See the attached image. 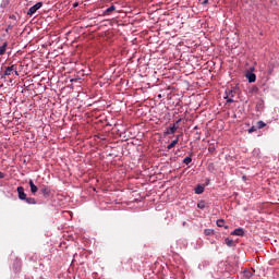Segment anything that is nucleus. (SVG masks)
I'll return each instance as SVG.
<instances>
[{"label":"nucleus","instance_id":"4468645a","mask_svg":"<svg viewBox=\"0 0 279 279\" xmlns=\"http://www.w3.org/2000/svg\"><path fill=\"white\" fill-rule=\"evenodd\" d=\"M204 234H205V236H213V234H215V230H213V229H205L204 230Z\"/></svg>","mask_w":279,"mask_h":279},{"label":"nucleus","instance_id":"f257e3e1","mask_svg":"<svg viewBox=\"0 0 279 279\" xmlns=\"http://www.w3.org/2000/svg\"><path fill=\"white\" fill-rule=\"evenodd\" d=\"M41 8H43V2H37L36 4L29 8L27 15L34 16V14H36V12H38V10H40Z\"/></svg>","mask_w":279,"mask_h":279},{"label":"nucleus","instance_id":"9b49d317","mask_svg":"<svg viewBox=\"0 0 279 279\" xmlns=\"http://www.w3.org/2000/svg\"><path fill=\"white\" fill-rule=\"evenodd\" d=\"M5 49H8V41L3 43V45L0 46V56L5 54Z\"/></svg>","mask_w":279,"mask_h":279},{"label":"nucleus","instance_id":"6ab92c4d","mask_svg":"<svg viewBox=\"0 0 279 279\" xmlns=\"http://www.w3.org/2000/svg\"><path fill=\"white\" fill-rule=\"evenodd\" d=\"M190 162H193V158H191V157H185V158L183 159V163H184V165H189Z\"/></svg>","mask_w":279,"mask_h":279},{"label":"nucleus","instance_id":"dca6fc26","mask_svg":"<svg viewBox=\"0 0 279 279\" xmlns=\"http://www.w3.org/2000/svg\"><path fill=\"white\" fill-rule=\"evenodd\" d=\"M24 201L26 202V204H32V205L36 204V198L34 197H26Z\"/></svg>","mask_w":279,"mask_h":279},{"label":"nucleus","instance_id":"9d476101","mask_svg":"<svg viewBox=\"0 0 279 279\" xmlns=\"http://www.w3.org/2000/svg\"><path fill=\"white\" fill-rule=\"evenodd\" d=\"M216 223H217L218 228H225L226 230H228V226H226V220L219 219V220H217Z\"/></svg>","mask_w":279,"mask_h":279},{"label":"nucleus","instance_id":"ddd939ff","mask_svg":"<svg viewBox=\"0 0 279 279\" xmlns=\"http://www.w3.org/2000/svg\"><path fill=\"white\" fill-rule=\"evenodd\" d=\"M178 145V138L173 140L168 146L167 149H173Z\"/></svg>","mask_w":279,"mask_h":279},{"label":"nucleus","instance_id":"39448f33","mask_svg":"<svg viewBox=\"0 0 279 279\" xmlns=\"http://www.w3.org/2000/svg\"><path fill=\"white\" fill-rule=\"evenodd\" d=\"M178 131V126L175 124L170 125L167 131L165 132L166 135L169 134H175V132Z\"/></svg>","mask_w":279,"mask_h":279},{"label":"nucleus","instance_id":"aec40b11","mask_svg":"<svg viewBox=\"0 0 279 279\" xmlns=\"http://www.w3.org/2000/svg\"><path fill=\"white\" fill-rule=\"evenodd\" d=\"M228 97H230V98L234 97V92L229 90V92L227 93V96L225 97V99H228Z\"/></svg>","mask_w":279,"mask_h":279},{"label":"nucleus","instance_id":"6e6552de","mask_svg":"<svg viewBox=\"0 0 279 279\" xmlns=\"http://www.w3.org/2000/svg\"><path fill=\"white\" fill-rule=\"evenodd\" d=\"M114 10H117V7L111 5V7H109L108 9L105 10L104 15L105 16H110V14H112V12H114Z\"/></svg>","mask_w":279,"mask_h":279},{"label":"nucleus","instance_id":"393cba45","mask_svg":"<svg viewBox=\"0 0 279 279\" xmlns=\"http://www.w3.org/2000/svg\"><path fill=\"white\" fill-rule=\"evenodd\" d=\"M175 138H178V143H180V135H177V137Z\"/></svg>","mask_w":279,"mask_h":279},{"label":"nucleus","instance_id":"cd10ccee","mask_svg":"<svg viewBox=\"0 0 279 279\" xmlns=\"http://www.w3.org/2000/svg\"><path fill=\"white\" fill-rule=\"evenodd\" d=\"M203 3H208V0H204V2Z\"/></svg>","mask_w":279,"mask_h":279},{"label":"nucleus","instance_id":"a211bd4d","mask_svg":"<svg viewBox=\"0 0 279 279\" xmlns=\"http://www.w3.org/2000/svg\"><path fill=\"white\" fill-rule=\"evenodd\" d=\"M266 123L265 122H263V121H258L257 122V128H258V130H263V128H266Z\"/></svg>","mask_w":279,"mask_h":279},{"label":"nucleus","instance_id":"bb28decb","mask_svg":"<svg viewBox=\"0 0 279 279\" xmlns=\"http://www.w3.org/2000/svg\"><path fill=\"white\" fill-rule=\"evenodd\" d=\"M180 121H182V119H179V120L177 121V124L180 123Z\"/></svg>","mask_w":279,"mask_h":279},{"label":"nucleus","instance_id":"a878e982","mask_svg":"<svg viewBox=\"0 0 279 279\" xmlns=\"http://www.w3.org/2000/svg\"><path fill=\"white\" fill-rule=\"evenodd\" d=\"M73 8H77V3H74V4H73Z\"/></svg>","mask_w":279,"mask_h":279},{"label":"nucleus","instance_id":"20e7f679","mask_svg":"<svg viewBox=\"0 0 279 279\" xmlns=\"http://www.w3.org/2000/svg\"><path fill=\"white\" fill-rule=\"evenodd\" d=\"M39 193L41 195H44L45 197H49V195H51V190L48 187V186H43L40 190H39Z\"/></svg>","mask_w":279,"mask_h":279},{"label":"nucleus","instance_id":"7ed1b4c3","mask_svg":"<svg viewBox=\"0 0 279 279\" xmlns=\"http://www.w3.org/2000/svg\"><path fill=\"white\" fill-rule=\"evenodd\" d=\"M12 71H14L15 75H19V71H16V65L7 66L4 71V75H12Z\"/></svg>","mask_w":279,"mask_h":279},{"label":"nucleus","instance_id":"0eeeda50","mask_svg":"<svg viewBox=\"0 0 279 279\" xmlns=\"http://www.w3.org/2000/svg\"><path fill=\"white\" fill-rule=\"evenodd\" d=\"M28 184L31 186V193H33V195H35V193H38V186H36V184H34L33 180H29Z\"/></svg>","mask_w":279,"mask_h":279},{"label":"nucleus","instance_id":"5701e85b","mask_svg":"<svg viewBox=\"0 0 279 279\" xmlns=\"http://www.w3.org/2000/svg\"><path fill=\"white\" fill-rule=\"evenodd\" d=\"M271 73H274V66H270V68L268 69V75H271Z\"/></svg>","mask_w":279,"mask_h":279},{"label":"nucleus","instance_id":"b1692460","mask_svg":"<svg viewBox=\"0 0 279 279\" xmlns=\"http://www.w3.org/2000/svg\"><path fill=\"white\" fill-rule=\"evenodd\" d=\"M5 178V174L3 172H0V180H3Z\"/></svg>","mask_w":279,"mask_h":279},{"label":"nucleus","instance_id":"f3484780","mask_svg":"<svg viewBox=\"0 0 279 279\" xmlns=\"http://www.w3.org/2000/svg\"><path fill=\"white\" fill-rule=\"evenodd\" d=\"M197 208H199L201 210H204V208H206V203L204 201H201L198 204H197Z\"/></svg>","mask_w":279,"mask_h":279},{"label":"nucleus","instance_id":"423d86ee","mask_svg":"<svg viewBox=\"0 0 279 279\" xmlns=\"http://www.w3.org/2000/svg\"><path fill=\"white\" fill-rule=\"evenodd\" d=\"M231 234L233 236H243V234H245V231L243 230V228H238L233 232H231Z\"/></svg>","mask_w":279,"mask_h":279},{"label":"nucleus","instance_id":"412c9836","mask_svg":"<svg viewBox=\"0 0 279 279\" xmlns=\"http://www.w3.org/2000/svg\"><path fill=\"white\" fill-rule=\"evenodd\" d=\"M227 99V104H234V99H232V98H230V97H228V98H226Z\"/></svg>","mask_w":279,"mask_h":279},{"label":"nucleus","instance_id":"4be33fe9","mask_svg":"<svg viewBox=\"0 0 279 279\" xmlns=\"http://www.w3.org/2000/svg\"><path fill=\"white\" fill-rule=\"evenodd\" d=\"M252 132H256V126H252V128L248 130V134H252Z\"/></svg>","mask_w":279,"mask_h":279},{"label":"nucleus","instance_id":"f03ea898","mask_svg":"<svg viewBox=\"0 0 279 279\" xmlns=\"http://www.w3.org/2000/svg\"><path fill=\"white\" fill-rule=\"evenodd\" d=\"M19 199L25 201L27 198V194H25V189L23 186L17 187Z\"/></svg>","mask_w":279,"mask_h":279},{"label":"nucleus","instance_id":"f8f14e48","mask_svg":"<svg viewBox=\"0 0 279 279\" xmlns=\"http://www.w3.org/2000/svg\"><path fill=\"white\" fill-rule=\"evenodd\" d=\"M226 245H228V247H234V240L227 238L225 240Z\"/></svg>","mask_w":279,"mask_h":279},{"label":"nucleus","instance_id":"2eb2a0df","mask_svg":"<svg viewBox=\"0 0 279 279\" xmlns=\"http://www.w3.org/2000/svg\"><path fill=\"white\" fill-rule=\"evenodd\" d=\"M195 193H196V195H202V193H204V186L198 185V186L195 189Z\"/></svg>","mask_w":279,"mask_h":279},{"label":"nucleus","instance_id":"1a4fd4ad","mask_svg":"<svg viewBox=\"0 0 279 279\" xmlns=\"http://www.w3.org/2000/svg\"><path fill=\"white\" fill-rule=\"evenodd\" d=\"M246 77H247L250 83L256 82V74H254L252 72L246 73Z\"/></svg>","mask_w":279,"mask_h":279}]
</instances>
